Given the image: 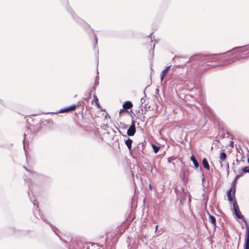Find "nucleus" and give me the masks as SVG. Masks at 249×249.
<instances>
[{
  "label": "nucleus",
  "mask_w": 249,
  "mask_h": 249,
  "mask_svg": "<svg viewBox=\"0 0 249 249\" xmlns=\"http://www.w3.org/2000/svg\"><path fill=\"white\" fill-rule=\"evenodd\" d=\"M221 55L220 53L212 55L196 54L190 58L189 62L192 64H196L199 68L206 70L215 66L212 64L213 62L219 60Z\"/></svg>",
  "instance_id": "nucleus-1"
},
{
  "label": "nucleus",
  "mask_w": 249,
  "mask_h": 249,
  "mask_svg": "<svg viewBox=\"0 0 249 249\" xmlns=\"http://www.w3.org/2000/svg\"><path fill=\"white\" fill-rule=\"evenodd\" d=\"M228 53H231L232 56L224 61L223 65H228L240 59H244L245 55L249 53V49H243L242 47L234 48Z\"/></svg>",
  "instance_id": "nucleus-2"
},
{
  "label": "nucleus",
  "mask_w": 249,
  "mask_h": 249,
  "mask_svg": "<svg viewBox=\"0 0 249 249\" xmlns=\"http://www.w3.org/2000/svg\"><path fill=\"white\" fill-rule=\"evenodd\" d=\"M243 176V173H241L239 175H237L235 176V178L232 182L231 187L230 189H229L227 191V197L228 198V200L230 202H231L233 200V197L231 196V192L232 191L233 192V196H234L235 192H236V185L237 184V181L238 179L241 177Z\"/></svg>",
  "instance_id": "nucleus-3"
},
{
  "label": "nucleus",
  "mask_w": 249,
  "mask_h": 249,
  "mask_svg": "<svg viewBox=\"0 0 249 249\" xmlns=\"http://www.w3.org/2000/svg\"><path fill=\"white\" fill-rule=\"evenodd\" d=\"M232 201H233V206L235 215L238 219H244V216L241 214L239 210V208L238 207L236 201L234 200V201L232 200Z\"/></svg>",
  "instance_id": "nucleus-4"
},
{
  "label": "nucleus",
  "mask_w": 249,
  "mask_h": 249,
  "mask_svg": "<svg viewBox=\"0 0 249 249\" xmlns=\"http://www.w3.org/2000/svg\"><path fill=\"white\" fill-rule=\"evenodd\" d=\"M245 222L246 224V237L245 240V244L244 245V249H249V227L247 224V222L245 220Z\"/></svg>",
  "instance_id": "nucleus-5"
},
{
  "label": "nucleus",
  "mask_w": 249,
  "mask_h": 249,
  "mask_svg": "<svg viewBox=\"0 0 249 249\" xmlns=\"http://www.w3.org/2000/svg\"><path fill=\"white\" fill-rule=\"evenodd\" d=\"M37 212L38 213V217H39L40 218H41L44 222H46L47 224H49L50 225V226L52 227V229L53 231L56 234H57V233H56V230H57L56 228L54 227L53 226L51 223H50L48 222V221L46 219L44 218L43 214L41 213V212L39 210H37Z\"/></svg>",
  "instance_id": "nucleus-6"
},
{
  "label": "nucleus",
  "mask_w": 249,
  "mask_h": 249,
  "mask_svg": "<svg viewBox=\"0 0 249 249\" xmlns=\"http://www.w3.org/2000/svg\"><path fill=\"white\" fill-rule=\"evenodd\" d=\"M76 106L75 105H73L69 107L61 109L60 110V112L61 113L69 112L70 111L74 110L76 109Z\"/></svg>",
  "instance_id": "nucleus-7"
},
{
  "label": "nucleus",
  "mask_w": 249,
  "mask_h": 249,
  "mask_svg": "<svg viewBox=\"0 0 249 249\" xmlns=\"http://www.w3.org/2000/svg\"><path fill=\"white\" fill-rule=\"evenodd\" d=\"M207 213H208V215H209V218L210 222L213 225V227L214 230H215V229H216V219H215V217L214 216L210 214L208 212H207Z\"/></svg>",
  "instance_id": "nucleus-8"
},
{
  "label": "nucleus",
  "mask_w": 249,
  "mask_h": 249,
  "mask_svg": "<svg viewBox=\"0 0 249 249\" xmlns=\"http://www.w3.org/2000/svg\"><path fill=\"white\" fill-rule=\"evenodd\" d=\"M136 127L129 126L127 130V135L128 136H133L136 133Z\"/></svg>",
  "instance_id": "nucleus-9"
},
{
  "label": "nucleus",
  "mask_w": 249,
  "mask_h": 249,
  "mask_svg": "<svg viewBox=\"0 0 249 249\" xmlns=\"http://www.w3.org/2000/svg\"><path fill=\"white\" fill-rule=\"evenodd\" d=\"M133 107V104L131 102L127 101L125 102L123 105V107L124 108L125 112H128V110L127 109L131 108Z\"/></svg>",
  "instance_id": "nucleus-10"
},
{
  "label": "nucleus",
  "mask_w": 249,
  "mask_h": 249,
  "mask_svg": "<svg viewBox=\"0 0 249 249\" xmlns=\"http://www.w3.org/2000/svg\"><path fill=\"white\" fill-rule=\"evenodd\" d=\"M125 144L127 146V148L129 149V151L131 152L132 151V143L133 142V141L130 139L127 138V139L124 140Z\"/></svg>",
  "instance_id": "nucleus-11"
},
{
  "label": "nucleus",
  "mask_w": 249,
  "mask_h": 249,
  "mask_svg": "<svg viewBox=\"0 0 249 249\" xmlns=\"http://www.w3.org/2000/svg\"><path fill=\"white\" fill-rule=\"evenodd\" d=\"M78 22H79L81 24L83 25V27L85 29H88L90 28V26L89 24L86 23L83 20L79 18H77V19H76Z\"/></svg>",
  "instance_id": "nucleus-12"
},
{
  "label": "nucleus",
  "mask_w": 249,
  "mask_h": 249,
  "mask_svg": "<svg viewBox=\"0 0 249 249\" xmlns=\"http://www.w3.org/2000/svg\"><path fill=\"white\" fill-rule=\"evenodd\" d=\"M190 159L191 160L193 161L195 168H198L199 166V163L197 162V160H196L195 157L194 155H192Z\"/></svg>",
  "instance_id": "nucleus-13"
},
{
  "label": "nucleus",
  "mask_w": 249,
  "mask_h": 249,
  "mask_svg": "<svg viewBox=\"0 0 249 249\" xmlns=\"http://www.w3.org/2000/svg\"><path fill=\"white\" fill-rule=\"evenodd\" d=\"M202 164L204 167L207 170H210V166L209 165L208 162L206 158H204L202 160Z\"/></svg>",
  "instance_id": "nucleus-14"
},
{
  "label": "nucleus",
  "mask_w": 249,
  "mask_h": 249,
  "mask_svg": "<svg viewBox=\"0 0 249 249\" xmlns=\"http://www.w3.org/2000/svg\"><path fill=\"white\" fill-rule=\"evenodd\" d=\"M227 157L226 153L224 152H221L220 155V159L222 161H225Z\"/></svg>",
  "instance_id": "nucleus-15"
},
{
  "label": "nucleus",
  "mask_w": 249,
  "mask_h": 249,
  "mask_svg": "<svg viewBox=\"0 0 249 249\" xmlns=\"http://www.w3.org/2000/svg\"><path fill=\"white\" fill-rule=\"evenodd\" d=\"M152 148H153V149L154 150V152L155 153H157L158 152V151H159L160 149V147L158 146H157L155 144H152Z\"/></svg>",
  "instance_id": "nucleus-16"
},
{
  "label": "nucleus",
  "mask_w": 249,
  "mask_h": 249,
  "mask_svg": "<svg viewBox=\"0 0 249 249\" xmlns=\"http://www.w3.org/2000/svg\"><path fill=\"white\" fill-rule=\"evenodd\" d=\"M170 68H171V66H167V67H166V68L162 71L161 74H163L166 75L168 71H169V70L170 69Z\"/></svg>",
  "instance_id": "nucleus-17"
},
{
  "label": "nucleus",
  "mask_w": 249,
  "mask_h": 249,
  "mask_svg": "<svg viewBox=\"0 0 249 249\" xmlns=\"http://www.w3.org/2000/svg\"><path fill=\"white\" fill-rule=\"evenodd\" d=\"M242 171H243L242 173H243V174L247 173H249V167H248V166L244 167V168H242Z\"/></svg>",
  "instance_id": "nucleus-18"
},
{
  "label": "nucleus",
  "mask_w": 249,
  "mask_h": 249,
  "mask_svg": "<svg viewBox=\"0 0 249 249\" xmlns=\"http://www.w3.org/2000/svg\"><path fill=\"white\" fill-rule=\"evenodd\" d=\"M180 200H184L185 199V195H184V191L182 190V194H180Z\"/></svg>",
  "instance_id": "nucleus-19"
},
{
  "label": "nucleus",
  "mask_w": 249,
  "mask_h": 249,
  "mask_svg": "<svg viewBox=\"0 0 249 249\" xmlns=\"http://www.w3.org/2000/svg\"><path fill=\"white\" fill-rule=\"evenodd\" d=\"M94 36H95V45H94V48H96V46L97 45V42H98V38H97V36L96 34H94Z\"/></svg>",
  "instance_id": "nucleus-20"
},
{
  "label": "nucleus",
  "mask_w": 249,
  "mask_h": 249,
  "mask_svg": "<svg viewBox=\"0 0 249 249\" xmlns=\"http://www.w3.org/2000/svg\"><path fill=\"white\" fill-rule=\"evenodd\" d=\"M155 44L154 43L152 49L150 50L149 51V53L150 54H152V56L154 55V49L155 48Z\"/></svg>",
  "instance_id": "nucleus-21"
},
{
  "label": "nucleus",
  "mask_w": 249,
  "mask_h": 249,
  "mask_svg": "<svg viewBox=\"0 0 249 249\" xmlns=\"http://www.w3.org/2000/svg\"><path fill=\"white\" fill-rule=\"evenodd\" d=\"M93 101H94L95 103L98 102V99L97 98V96L95 94L93 95Z\"/></svg>",
  "instance_id": "nucleus-22"
},
{
  "label": "nucleus",
  "mask_w": 249,
  "mask_h": 249,
  "mask_svg": "<svg viewBox=\"0 0 249 249\" xmlns=\"http://www.w3.org/2000/svg\"><path fill=\"white\" fill-rule=\"evenodd\" d=\"M180 58L179 57L176 56L173 58V61H174L175 62H176L177 61H178Z\"/></svg>",
  "instance_id": "nucleus-23"
},
{
  "label": "nucleus",
  "mask_w": 249,
  "mask_h": 249,
  "mask_svg": "<svg viewBox=\"0 0 249 249\" xmlns=\"http://www.w3.org/2000/svg\"><path fill=\"white\" fill-rule=\"evenodd\" d=\"M98 79H99V76H98V75H97L96 77V79H95V85H97L99 84Z\"/></svg>",
  "instance_id": "nucleus-24"
},
{
  "label": "nucleus",
  "mask_w": 249,
  "mask_h": 249,
  "mask_svg": "<svg viewBox=\"0 0 249 249\" xmlns=\"http://www.w3.org/2000/svg\"><path fill=\"white\" fill-rule=\"evenodd\" d=\"M130 126L135 127V121L132 119Z\"/></svg>",
  "instance_id": "nucleus-25"
},
{
  "label": "nucleus",
  "mask_w": 249,
  "mask_h": 249,
  "mask_svg": "<svg viewBox=\"0 0 249 249\" xmlns=\"http://www.w3.org/2000/svg\"><path fill=\"white\" fill-rule=\"evenodd\" d=\"M23 168L28 172H29L30 173H32L33 174H36V173L35 172H33V171H30L29 170H28L27 168H26L25 166L23 167Z\"/></svg>",
  "instance_id": "nucleus-26"
},
{
  "label": "nucleus",
  "mask_w": 249,
  "mask_h": 249,
  "mask_svg": "<svg viewBox=\"0 0 249 249\" xmlns=\"http://www.w3.org/2000/svg\"><path fill=\"white\" fill-rule=\"evenodd\" d=\"M145 101V99L144 98H142L141 99V102L142 104H143Z\"/></svg>",
  "instance_id": "nucleus-27"
},
{
  "label": "nucleus",
  "mask_w": 249,
  "mask_h": 249,
  "mask_svg": "<svg viewBox=\"0 0 249 249\" xmlns=\"http://www.w3.org/2000/svg\"><path fill=\"white\" fill-rule=\"evenodd\" d=\"M165 76V75L161 73V75H160V80H161V81L163 80V78H164Z\"/></svg>",
  "instance_id": "nucleus-28"
},
{
  "label": "nucleus",
  "mask_w": 249,
  "mask_h": 249,
  "mask_svg": "<svg viewBox=\"0 0 249 249\" xmlns=\"http://www.w3.org/2000/svg\"><path fill=\"white\" fill-rule=\"evenodd\" d=\"M141 147H143V143H139L138 145V148L140 149Z\"/></svg>",
  "instance_id": "nucleus-29"
},
{
  "label": "nucleus",
  "mask_w": 249,
  "mask_h": 249,
  "mask_svg": "<svg viewBox=\"0 0 249 249\" xmlns=\"http://www.w3.org/2000/svg\"><path fill=\"white\" fill-rule=\"evenodd\" d=\"M173 160V158L172 157H169L167 159V160L169 162H171V160Z\"/></svg>",
  "instance_id": "nucleus-30"
},
{
  "label": "nucleus",
  "mask_w": 249,
  "mask_h": 249,
  "mask_svg": "<svg viewBox=\"0 0 249 249\" xmlns=\"http://www.w3.org/2000/svg\"><path fill=\"white\" fill-rule=\"evenodd\" d=\"M125 111V110L124 109V108H123V109H120V111H119V113L121 115V113L123 112H124Z\"/></svg>",
  "instance_id": "nucleus-31"
},
{
  "label": "nucleus",
  "mask_w": 249,
  "mask_h": 249,
  "mask_svg": "<svg viewBox=\"0 0 249 249\" xmlns=\"http://www.w3.org/2000/svg\"><path fill=\"white\" fill-rule=\"evenodd\" d=\"M96 106H97V108H100V107H101V106H100V104H99V102H97V103H96Z\"/></svg>",
  "instance_id": "nucleus-32"
},
{
  "label": "nucleus",
  "mask_w": 249,
  "mask_h": 249,
  "mask_svg": "<svg viewBox=\"0 0 249 249\" xmlns=\"http://www.w3.org/2000/svg\"><path fill=\"white\" fill-rule=\"evenodd\" d=\"M122 125H123V127L124 128H127V125L125 124H124V123L122 124Z\"/></svg>",
  "instance_id": "nucleus-33"
},
{
  "label": "nucleus",
  "mask_w": 249,
  "mask_h": 249,
  "mask_svg": "<svg viewBox=\"0 0 249 249\" xmlns=\"http://www.w3.org/2000/svg\"><path fill=\"white\" fill-rule=\"evenodd\" d=\"M33 204H34V206H35V205H37V204L36 203V200H35L33 201ZM37 208H38V205H37Z\"/></svg>",
  "instance_id": "nucleus-34"
},
{
  "label": "nucleus",
  "mask_w": 249,
  "mask_h": 249,
  "mask_svg": "<svg viewBox=\"0 0 249 249\" xmlns=\"http://www.w3.org/2000/svg\"><path fill=\"white\" fill-rule=\"evenodd\" d=\"M26 136V134L25 133H24V138H25ZM24 141H25V139H24L23 141V143H24Z\"/></svg>",
  "instance_id": "nucleus-35"
},
{
  "label": "nucleus",
  "mask_w": 249,
  "mask_h": 249,
  "mask_svg": "<svg viewBox=\"0 0 249 249\" xmlns=\"http://www.w3.org/2000/svg\"><path fill=\"white\" fill-rule=\"evenodd\" d=\"M230 146L232 147L233 146V142H231L230 144Z\"/></svg>",
  "instance_id": "nucleus-36"
},
{
  "label": "nucleus",
  "mask_w": 249,
  "mask_h": 249,
  "mask_svg": "<svg viewBox=\"0 0 249 249\" xmlns=\"http://www.w3.org/2000/svg\"><path fill=\"white\" fill-rule=\"evenodd\" d=\"M202 176H203V178L202 179V182H204L205 179H204V174H202Z\"/></svg>",
  "instance_id": "nucleus-37"
},
{
  "label": "nucleus",
  "mask_w": 249,
  "mask_h": 249,
  "mask_svg": "<svg viewBox=\"0 0 249 249\" xmlns=\"http://www.w3.org/2000/svg\"><path fill=\"white\" fill-rule=\"evenodd\" d=\"M35 216H36L37 218H38V216H37V213H36V212H35Z\"/></svg>",
  "instance_id": "nucleus-38"
},
{
  "label": "nucleus",
  "mask_w": 249,
  "mask_h": 249,
  "mask_svg": "<svg viewBox=\"0 0 249 249\" xmlns=\"http://www.w3.org/2000/svg\"><path fill=\"white\" fill-rule=\"evenodd\" d=\"M158 225H156V227H155L156 231H157V230H158Z\"/></svg>",
  "instance_id": "nucleus-39"
},
{
  "label": "nucleus",
  "mask_w": 249,
  "mask_h": 249,
  "mask_svg": "<svg viewBox=\"0 0 249 249\" xmlns=\"http://www.w3.org/2000/svg\"><path fill=\"white\" fill-rule=\"evenodd\" d=\"M149 187L150 189H151V190L152 189V186L151 184L149 185Z\"/></svg>",
  "instance_id": "nucleus-40"
},
{
  "label": "nucleus",
  "mask_w": 249,
  "mask_h": 249,
  "mask_svg": "<svg viewBox=\"0 0 249 249\" xmlns=\"http://www.w3.org/2000/svg\"><path fill=\"white\" fill-rule=\"evenodd\" d=\"M227 168H228V169H229V164H228V163L227 164Z\"/></svg>",
  "instance_id": "nucleus-41"
},
{
  "label": "nucleus",
  "mask_w": 249,
  "mask_h": 249,
  "mask_svg": "<svg viewBox=\"0 0 249 249\" xmlns=\"http://www.w3.org/2000/svg\"><path fill=\"white\" fill-rule=\"evenodd\" d=\"M186 172H185L184 173V176H186Z\"/></svg>",
  "instance_id": "nucleus-42"
},
{
  "label": "nucleus",
  "mask_w": 249,
  "mask_h": 249,
  "mask_svg": "<svg viewBox=\"0 0 249 249\" xmlns=\"http://www.w3.org/2000/svg\"><path fill=\"white\" fill-rule=\"evenodd\" d=\"M124 137H126V135H123Z\"/></svg>",
  "instance_id": "nucleus-43"
},
{
  "label": "nucleus",
  "mask_w": 249,
  "mask_h": 249,
  "mask_svg": "<svg viewBox=\"0 0 249 249\" xmlns=\"http://www.w3.org/2000/svg\"><path fill=\"white\" fill-rule=\"evenodd\" d=\"M248 162L249 163V157L248 158Z\"/></svg>",
  "instance_id": "nucleus-44"
},
{
  "label": "nucleus",
  "mask_w": 249,
  "mask_h": 249,
  "mask_svg": "<svg viewBox=\"0 0 249 249\" xmlns=\"http://www.w3.org/2000/svg\"><path fill=\"white\" fill-rule=\"evenodd\" d=\"M71 15L73 16V17L74 18H75L74 17V16H73V13H71Z\"/></svg>",
  "instance_id": "nucleus-45"
},
{
  "label": "nucleus",
  "mask_w": 249,
  "mask_h": 249,
  "mask_svg": "<svg viewBox=\"0 0 249 249\" xmlns=\"http://www.w3.org/2000/svg\"><path fill=\"white\" fill-rule=\"evenodd\" d=\"M220 163H221V166H222V164L221 163V162L220 161Z\"/></svg>",
  "instance_id": "nucleus-46"
},
{
  "label": "nucleus",
  "mask_w": 249,
  "mask_h": 249,
  "mask_svg": "<svg viewBox=\"0 0 249 249\" xmlns=\"http://www.w3.org/2000/svg\"><path fill=\"white\" fill-rule=\"evenodd\" d=\"M149 36H151V34L149 35ZM150 37L152 38L151 36Z\"/></svg>",
  "instance_id": "nucleus-47"
},
{
  "label": "nucleus",
  "mask_w": 249,
  "mask_h": 249,
  "mask_svg": "<svg viewBox=\"0 0 249 249\" xmlns=\"http://www.w3.org/2000/svg\"><path fill=\"white\" fill-rule=\"evenodd\" d=\"M91 92H92V91H91L89 93L90 95H91Z\"/></svg>",
  "instance_id": "nucleus-48"
}]
</instances>
